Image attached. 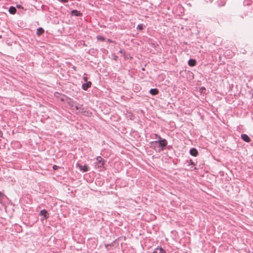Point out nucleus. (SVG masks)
<instances>
[{
  "mask_svg": "<svg viewBox=\"0 0 253 253\" xmlns=\"http://www.w3.org/2000/svg\"><path fill=\"white\" fill-rule=\"evenodd\" d=\"M65 103L67 104V107H69L72 110H76L83 114H84V113L85 112V111H84V108L83 107L82 105H78L77 102L64 95V104Z\"/></svg>",
  "mask_w": 253,
  "mask_h": 253,
  "instance_id": "nucleus-1",
  "label": "nucleus"
},
{
  "mask_svg": "<svg viewBox=\"0 0 253 253\" xmlns=\"http://www.w3.org/2000/svg\"><path fill=\"white\" fill-rule=\"evenodd\" d=\"M150 143L158 144V147L157 152H161L166 148L168 144V141L166 139H162L161 140L151 141Z\"/></svg>",
  "mask_w": 253,
  "mask_h": 253,
  "instance_id": "nucleus-2",
  "label": "nucleus"
},
{
  "mask_svg": "<svg viewBox=\"0 0 253 253\" xmlns=\"http://www.w3.org/2000/svg\"><path fill=\"white\" fill-rule=\"evenodd\" d=\"M96 167L101 171L104 169V160L101 156L96 158Z\"/></svg>",
  "mask_w": 253,
  "mask_h": 253,
  "instance_id": "nucleus-3",
  "label": "nucleus"
},
{
  "mask_svg": "<svg viewBox=\"0 0 253 253\" xmlns=\"http://www.w3.org/2000/svg\"><path fill=\"white\" fill-rule=\"evenodd\" d=\"M76 167L83 172L88 171L89 170L88 167L86 165L82 166L79 164H77Z\"/></svg>",
  "mask_w": 253,
  "mask_h": 253,
  "instance_id": "nucleus-4",
  "label": "nucleus"
},
{
  "mask_svg": "<svg viewBox=\"0 0 253 253\" xmlns=\"http://www.w3.org/2000/svg\"><path fill=\"white\" fill-rule=\"evenodd\" d=\"M40 214L41 216H43V217H44V219H47L49 217L48 213L47 212V211L46 210H44V209L40 211Z\"/></svg>",
  "mask_w": 253,
  "mask_h": 253,
  "instance_id": "nucleus-5",
  "label": "nucleus"
},
{
  "mask_svg": "<svg viewBox=\"0 0 253 253\" xmlns=\"http://www.w3.org/2000/svg\"><path fill=\"white\" fill-rule=\"evenodd\" d=\"M91 82H90V81L87 82L83 84H82V88L84 90H87L88 89V88L91 86Z\"/></svg>",
  "mask_w": 253,
  "mask_h": 253,
  "instance_id": "nucleus-6",
  "label": "nucleus"
},
{
  "mask_svg": "<svg viewBox=\"0 0 253 253\" xmlns=\"http://www.w3.org/2000/svg\"><path fill=\"white\" fill-rule=\"evenodd\" d=\"M71 14L72 16H82V13L80 11H78L77 10H72L71 11Z\"/></svg>",
  "mask_w": 253,
  "mask_h": 253,
  "instance_id": "nucleus-7",
  "label": "nucleus"
},
{
  "mask_svg": "<svg viewBox=\"0 0 253 253\" xmlns=\"http://www.w3.org/2000/svg\"><path fill=\"white\" fill-rule=\"evenodd\" d=\"M241 138L246 142H250L251 141L250 138L246 134H242L241 135Z\"/></svg>",
  "mask_w": 253,
  "mask_h": 253,
  "instance_id": "nucleus-8",
  "label": "nucleus"
},
{
  "mask_svg": "<svg viewBox=\"0 0 253 253\" xmlns=\"http://www.w3.org/2000/svg\"><path fill=\"white\" fill-rule=\"evenodd\" d=\"M190 154L194 157H196L198 155V152L196 148H192L190 150Z\"/></svg>",
  "mask_w": 253,
  "mask_h": 253,
  "instance_id": "nucleus-9",
  "label": "nucleus"
},
{
  "mask_svg": "<svg viewBox=\"0 0 253 253\" xmlns=\"http://www.w3.org/2000/svg\"><path fill=\"white\" fill-rule=\"evenodd\" d=\"M153 253H166V252L162 247H158L155 249Z\"/></svg>",
  "mask_w": 253,
  "mask_h": 253,
  "instance_id": "nucleus-10",
  "label": "nucleus"
},
{
  "mask_svg": "<svg viewBox=\"0 0 253 253\" xmlns=\"http://www.w3.org/2000/svg\"><path fill=\"white\" fill-rule=\"evenodd\" d=\"M150 93L152 95H157L159 91L157 88H152L149 91Z\"/></svg>",
  "mask_w": 253,
  "mask_h": 253,
  "instance_id": "nucleus-11",
  "label": "nucleus"
},
{
  "mask_svg": "<svg viewBox=\"0 0 253 253\" xmlns=\"http://www.w3.org/2000/svg\"><path fill=\"white\" fill-rule=\"evenodd\" d=\"M188 65L191 67L195 66L196 64V61L194 59H190L188 61Z\"/></svg>",
  "mask_w": 253,
  "mask_h": 253,
  "instance_id": "nucleus-12",
  "label": "nucleus"
},
{
  "mask_svg": "<svg viewBox=\"0 0 253 253\" xmlns=\"http://www.w3.org/2000/svg\"><path fill=\"white\" fill-rule=\"evenodd\" d=\"M44 33V30L42 28L40 27L37 29L36 34L38 36H40Z\"/></svg>",
  "mask_w": 253,
  "mask_h": 253,
  "instance_id": "nucleus-13",
  "label": "nucleus"
},
{
  "mask_svg": "<svg viewBox=\"0 0 253 253\" xmlns=\"http://www.w3.org/2000/svg\"><path fill=\"white\" fill-rule=\"evenodd\" d=\"M9 12L11 14H14L16 12V9L14 6H10L8 10Z\"/></svg>",
  "mask_w": 253,
  "mask_h": 253,
  "instance_id": "nucleus-14",
  "label": "nucleus"
},
{
  "mask_svg": "<svg viewBox=\"0 0 253 253\" xmlns=\"http://www.w3.org/2000/svg\"><path fill=\"white\" fill-rule=\"evenodd\" d=\"M151 144V145L150 147L153 148L154 150H156V151H157L158 145L155 144Z\"/></svg>",
  "mask_w": 253,
  "mask_h": 253,
  "instance_id": "nucleus-15",
  "label": "nucleus"
},
{
  "mask_svg": "<svg viewBox=\"0 0 253 253\" xmlns=\"http://www.w3.org/2000/svg\"><path fill=\"white\" fill-rule=\"evenodd\" d=\"M153 135L154 136V137H152L153 139H158V140H161L162 139L161 136L157 133L154 134Z\"/></svg>",
  "mask_w": 253,
  "mask_h": 253,
  "instance_id": "nucleus-16",
  "label": "nucleus"
},
{
  "mask_svg": "<svg viewBox=\"0 0 253 253\" xmlns=\"http://www.w3.org/2000/svg\"><path fill=\"white\" fill-rule=\"evenodd\" d=\"M136 28L138 30H142L143 29V26L142 24H139L137 25Z\"/></svg>",
  "mask_w": 253,
  "mask_h": 253,
  "instance_id": "nucleus-17",
  "label": "nucleus"
},
{
  "mask_svg": "<svg viewBox=\"0 0 253 253\" xmlns=\"http://www.w3.org/2000/svg\"><path fill=\"white\" fill-rule=\"evenodd\" d=\"M225 4V2L224 1H221V4L219 3V1L218 2V5L219 6H221L224 5Z\"/></svg>",
  "mask_w": 253,
  "mask_h": 253,
  "instance_id": "nucleus-18",
  "label": "nucleus"
},
{
  "mask_svg": "<svg viewBox=\"0 0 253 253\" xmlns=\"http://www.w3.org/2000/svg\"><path fill=\"white\" fill-rule=\"evenodd\" d=\"M66 64L67 65L69 66V67H70V66H71V67L72 68H73L74 69H75V67L74 66H73L72 65L70 64L69 62H66Z\"/></svg>",
  "mask_w": 253,
  "mask_h": 253,
  "instance_id": "nucleus-19",
  "label": "nucleus"
},
{
  "mask_svg": "<svg viewBox=\"0 0 253 253\" xmlns=\"http://www.w3.org/2000/svg\"><path fill=\"white\" fill-rule=\"evenodd\" d=\"M189 165H193V166H195V164L194 162H193V161H192V160H190Z\"/></svg>",
  "mask_w": 253,
  "mask_h": 253,
  "instance_id": "nucleus-20",
  "label": "nucleus"
},
{
  "mask_svg": "<svg viewBox=\"0 0 253 253\" xmlns=\"http://www.w3.org/2000/svg\"><path fill=\"white\" fill-rule=\"evenodd\" d=\"M58 168V167L56 165H54L53 166V169H54V170H56Z\"/></svg>",
  "mask_w": 253,
  "mask_h": 253,
  "instance_id": "nucleus-21",
  "label": "nucleus"
},
{
  "mask_svg": "<svg viewBox=\"0 0 253 253\" xmlns=\"http://www.w3.org/2000/svg\"><path fill=\"white\" fill-rule=\"evenodd\" d=\"M83 80H84V81L87 82V77H83Z\"/></svg>",
  "mask_w": 253,
  "mask_h": 253,
  "instance_id": "nucleus-22",
  "label": "nucleus"
},
{
  "mask_svg": "<svg viewBox=\"0 0 253 253\" xmlns=\"http://www.w3.org/2000/svg\"><path fill=\"white\" fill-rule=\"evenodd\" d=\"M17 7L18 8H20L22 7V6L21 5H17Z\"/></svg>",
  "mask_w": 253,
  "mask_h": 253,
  "instance_id": "nucleus-23",
  "label": "nucleus"
},
{
  "mask_svg": "<svg viewBox=\"0 0 253 253\" xmlns=\"http://www.w3.org/2000/svg\"><path fill=\"white\" fill-rule=\"evenodd\" d=\"M2 135V133L1 131H0V136L1 137Z\"/></svg>",
  "mask_w": 253,
  "mask_h": 253,
  "instance_id": "nucleus-24",
  "label": "nucleus"
},
{
  "mask_svg": "<svg viewBox=\"0 0 253 253\" xmlns=\"http://www.w3.org/2000/svg\"><path fill=\"white\" fill-rule=\"evenodd\" d=\"M2 195V194L1 193V192L0 191V197H1V196ZM0 203H1V202L0 201Z\"/></svg>",
  "mask_w": 253,
  "mask_h": 253,
  "instance_id": "nucleus-25",
  "label": "nucleus"
},
{
  "mask_svg": "<svg viewBox=\"0 0 253 253\" xmlns=\"http://www.w3.org/2000/svg\"><path fill=\"white\" fill-rule=\"evenodd\" d=\"M68 1V0H64V3H65L66 2H67Z\"/></svg>",
  "mask_w": 253,
  "mask_h": 253,
  "instance_id": "nucleus-26",
  "label": "nucleus"
},
{
  "mask_svg": "<svg viewBox=\"0 0 253 253\" xmlns=\"http://www.w3.org/2000/svg\"><path fill=\"white\" fill-rule=\"evenodd\" d=\"M61 101H63V98H61Z\"/></svg>",
  "mask_w": 253,
  "mask_h": 253,
  "instance_id": "nucleus-27",
  "label": "nucleus"
},
{
  "mask_svg": "<svg viewBox=\"0 0 253 253\" xmlns=\"http://www.w3.org/2000/svg\"><path fill=\"white\" fill-rule=\"evenodd\" d=\"M61 2H63V0H59Z\"/></svg>",
  "mask_w": 253,
  "mask_h": 253,
  "instance_id": "nucleus-28",
  "label": "nucleus"
},
{
  "mask_svg": "<svg viewBox=\"0 0 253 253\" xmlns=\"http://www.w3.org/2000/svg\"><path fill=\"white\" fill-rule=\"evenodd\" d=\"M58 94V92H55V95H56V94Z\"/></svg>",
  "mask_w": 253,
  "mask_h": 253,
  "instance_id": "nucleus-29",
  "label": "nucleus"
},
{
  "mask_svg": "<svg viewBox=\"0 0 253 253\" xmlns=\"http://www.w3.org/2000/svg\"><path fill=\"white\" fill-rule=\"evenodd\" d=\"M85 112L84 113V114L86 112V113H88V112H86L85 110Z\"/></svg>",
  "mask_w": 253,
  "mask_h": 253,
  "instance_id": "nucleus-30",
  "label": "nucleus"
}]
</instances>
